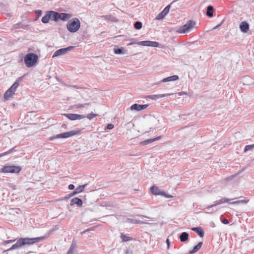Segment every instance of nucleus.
I'll return each mask as SVG.
<instances>
[{
  "label": "nucleus",
  "instance_id": "8",
  "mask_svg": "<svg viewBox=\"0 0 254 254\" xmlns=\"http://www.w3.org/2000/svg\"><path fill=\"white\" fill-rule=\"evenodd\" d=\"M137 45L142 46H149L151 47H160L158 42L155 41H140L137 43Z\"/></svg>",
  "mask_w": 254,
  "mask_h": 254
},
{
  "label": "nucleus",
  "instance_id": "23",
  "mask_svg": "<svg viewBox=\"0 0 254 254\" xmlns=\"http://www.w3.org/2000/svg\"><path fill=\"white\" fill-rule=\"evenodd\" d=\"M59 19L63 20H67L71 17V15L66 13H59Z\"/></svg>",
  "mask_w": 254,
  "mask_h": 254
},
{
  "label": "nucleus",
  "instance_id": "15",
  "mask_svg": "<svg viewBox=\"0 0 254 254\" xmlns=\"http://www.w3.org/2000/svg\"><path fill=\"white\" fill-rule=\"evenodd\" d=\"M240 29L242 32L247 33L249 29V24L246 21H243L240 25Z\"/></svg>",
  "mask_w": 254,
  "mask_h": 254
},
{
  "label": "nucleus",
  "instance_id": "36",
  "mask_svg": "<svg viewBox=\"0 0 254 254\" xmlns=\"http://www.w3.org/2000/svg\"><path fill=\"white\" fill-rule=\"evenodd\" d=\"M28 27V25H23L20 23H17L14 25L15 28H23V29H26Z\"/></svg>",
  "mask_w": 254,
  "mask_h": 254
},
{
  "label": "nucleus",
  "instance_id": "28",
  "mask_svg": "<svg viewBox=\"0 0 254 254\" xmlns=\"http://www.w3.org/2000/svg\"><path fill=\"white\" fill-rule=\"evenodd\" d=\"M126 222L132 224H143V223L140 220H137L136 219L131 218H127L126 220Z\"/></svg>",
  "mask_w": 254,
  "mask_h": 254
},
{
  "label": "nucleus",
  "instance_id": "32",
  "mask_svg": "<svg viewBox=\"0 0 254 254\" xmlns=\"http://www.w3.org/2000/svg\"><path fill=\"white\" fill-rule=\"evenodd\" d=\"M121 238L123 242H127L132 240L131 237L127 236L124 234H121Z\"/></svg>",
  "mask_w": 254,
  "mask_h": 254
},
{
  "label": "nucleus",
  "instance_id": "53",
  "mask_svg": "<svg viewBox=\"0 0 254 254\" xmlns=\"http://www.w3.org/2000/svg\"><path fill=\"white\" fill-rule=\"evenodd\" d=\"M62 126H63V127H66V125H63Z\"/></svg>",
  "mask_w": 254,
  "mask_h": 254
},
{
  "label": "nucleus",
  "instance_id": "12",
  "mask_svg": "<svg viewBox=\"0 0 254 254\" xmlns=\"http://www.w3.org/2000/svg\"><path fill=\"white\" fill-rule=\"evenodd\" d=\"M170 8V5H168L166 6L165 8L160 12L156 17V19L157 20H160L163 19L166 15L169 12Z\"/></svg>",
  "mask_w": 254,
  "mask_h": 254
},
{
  "label": "nucleus",
  "instance_id": "2",
  "mask_svg": "<svg viewBox=\"0 0 254 254\" xmlns=\"http://www.w3.org/2000/svg\"><path fill=\"white\" fill-rule=\"evenodd\" d=\"M80 27V22L77 18H73L68 21L66 27L67 30L71 33L77 31Z\"/></svg>",
  "mask_w": 254,
  "mask_h": 254
},
{
  "label": "nucleus",
  "instance_id": "3",
  "mask_svg": "<svg viewBox=\"0 0 254 254\" xmlns=\"http://www.w3.org/2000/svg\"><path fill=\"white\" fill-rule=\"evenodd\" d=\"M38 57L34 53L27 54L24 57V63L26 66L28 67L33 66L37 63Z\"/></svg>",
  "mask_w": 254,
  "mask_h": 254
},
{
  "label": "nucleus",
  "instance_id": "35",
  "mask_svg": "<svg viewBox=\"0 0 254 254\" xmlns=\"http://www.w3.org/2000/svg\"><path fill=\"white\" fill-rule=\"evenodd\" d=\"M134 28L137 29V30H139L142 27V24L141 22L140 21H136V22H135V23L134 24Z\"/></svg>",
  "mask_w": 254,
  "mask_h": 254
},
{
  "label": "nucleus",
  "instance_id": "5",
  "mask_svg": "<svg viewBox=\"0 0 254 254\" xmlns=\"http://www.w3.org/2000/svg\"><path fill=\"white\" fill-rule=\"evenodd\" d=\"M79 132L78 130H72L68 132L58 134L54 137V138H65L72 137L77 134Z\"/></svg>",
  "mask_w": 254,
  "mask_h": 254
},
{
  "label": "nucleus",
  "instance_id": "46",
  "mask_svg": "<svg viewBox=\"0 0 254 254\" xmlns=\"http://www.w3.org/2000/svg\"><path fill=\"white\" fill-rule=\"evenodd\" d=\"M68 188L69 190H72L74 189L75 187L73 184H70Z\"/></svg>",
  "mask_w": 254,
  "mask_h": 254
},
{
  "label": "nucleus",
  "instance_id": "16",
  "mask_svg": "<svg viewBox=\"0 0 254 254\" xmlns=\"http://www.w3.org/2000/svg\"><path fill=\"white\" fill-rule=\"evenodd\" d=\"M170 94H157V95H150L147 96V98L157 100L159 99L170 95Z\"/></svg>",
  "mask_w": 254,
  "mask_h": 254
},
{
  "label": "nucleus",
  "instance_id": "27",
  "mask_svg": "<svg viewBox=\"0 0 254 254\" xmlns=\"http://www.w3.org/2000/svg\"><path fill=\"white\" fill-rule=\"evenodd\" d=\"M14 93L12 92L10 89H8L5 91L4 94V98L5 100H7L9 98L11 97Z\"/></svg>",
  "mask_w": 254,
  "mask_h": 254
},
{
  "label": "nucleus",
  "instance_id": "41",
  "mask_svg": "<svg viewBox=\"0 0 254 254\" xmlns=\"http://www.w3.org/2000/svg\"><path fill=\"white\" fill-rule=\"evenodd\" d=\"M161 195L166 198H171L172 197V195L166 194L164 191H162Z\"/></svg>",
  "mask_w": 254,
  "mask_h": 254
},
{
  "label": "nucleus",
  "instance_id": "17",
  "mask_svg": "<svg viewBox=\"0 0 254 254\" xmlns=\"http://www.w3.org/2000/svg\"><path fill=\"white\" fill-rule=\"evenodd\" d=\"M179 79V76L177 75H172L162 80L160 82H167L177 80Z\"/></svg>",
  "mask_w": 254,
  "mask_h": 254
},
{
  "label": "nucleus",
  "instance_id": "14",
  "mask_svg": "<svg viewBox=\"0 0 254 254\" xmlns=\"http://www.w3.org/2000/svg\"><path fill=\"white\" fill-rule=\"evenodd\" d=\"M74 204H77L79 207H81L83 204L82 200L78 197H74L71 199L70 203V206H73Z\"/></svg>",
  "mask_w": 254,
  "mask_h": 254
},
{
  "label": "nucleus",
  "instance_id": "38",
  "mask_svg": "<svg viewBox=\"0 0 254 254\" xmlns=\"http://www.w3.org/2000/svg\"><path fill=\"white\" fill-rule=\"evenodd\" d=\"M98 115L97 114H94L93 113L89 114L85 116V118H87L89 120H92L94 117H97Z\"/></svg>",
  "mask_w": 254,
  "mask_h": 254
},
{
  "label": "nucleus",
  "instance_id": "4",
  "mask_svg": "<svg viewBox=\"0 0 254 254\" xmlns=\"http://www.w3.org/2000/svg\"><path fill=\"white\" fill-rule=\"evenodd\" d=\"M195 23L194 21L190 20L187 23L181 26L177 32L180 34H185L189 32L194 27Z\"/></svg>",
  "mask_w": 254,
  "mask_h": 254
},
{
  "label": "nucleus",
  "instance_id": "26",
  "mask_svg": "<svg viewBox=\"0 0 254 254\" xmlns=\"http://www.w3.org/2000/svg\"><path fill=\"white\" fill-rule=\"evenodd\" d=\"M214 11L213 7L211 5H208L207 7V10H206V15L208 17H212L213 16V13Z\"/></svg>",
  "mask_w": 254,
  "mask_h": 254
},
{
  "label": "nucleus",
  "instance_id": "7",
  "mask_svg": "<svg viewBox=\"0 0 254 254\" xmlns=\"http://www.w3.org/2000/svg\"><path fill=\"white\" fill-rule=\"evenodd\" d=\"M74 48L73 46H68L66 48L60 49L54 52L52 58H55L59 56L64 55L66 54L68 51Z\"/></svg>",
  "mask_w": 254,
  "mask_h": 254
},
{
  "label": "nucleus",
  "instance_id": "52",
  "mask_svg": "<svg viewBox=\"0 0 254 254\" xmlns=\"http://www.w3.org/2000/svg\"><path fill=\"white\" fill-rule=\"evenodd\" d=\"M178 94L179 95H183V94H185V92H179V93H178Z\"/></svg>",
  "mask_w": 254,
  "mask_h": 254
},
{
  "label": "nucleus",
  "instance_id": "40",
  "mask_svg": "<svg viewBox=\"0 0 254 254\" xmlns=\"http://www.w3.org/2000/svg\"><path fill=\"white\" fill-rule=\"evenodd\" d=\"M16 241L15 239H12V240H6L3 242V244H8L10 243H12Z\"/></svg>",
  "mask_w": 254,
  "mask_h": 254
},
{
  "label": "nucleus",
  "instance_id": "10",
  "mask_svg": "<svg viewBox=\"0 0 254 254\" xmlns=\"http://www.w3.org/2000/svg\"><path fill=\"white\" fill-rule=\"evenodd\" d=\"M237 199V198H234L232 199H229L227 198H223L218 201H214L212 205L207 206L206 208L208 210H209L211 208H212L214 206H216L217 205H220V204H223V203H224L226 202H228L230 201H231V200H235Z\"/></svg>",
  "mask_w": 254,
  "mask_h": 254
},
{
  "label": "nucleus",
  "instance_id": "6",
  "mask_svg": "<svg viewBox=\"0 0 254 254\" xmlns=\"http://www.w3.org/2000/svg\"><path fill=\"white\" fill-rule=\"evenodd\" d=\"M21 170L20 167L14 166H5L2 169L3 173H18Z\"/></svg>",
  "mask_w": 254,
  "mask_h": 254
},
{
  "label": "nucleus",
  "instance_id": "33",
  "mask_svg": "<svg viewBox=\"0 0 254 254\" xmlns=\"http://www.w3.org/2000/svg\"><path fill=\"white\" fill-rule=\"evenodd\" d=\"M114 52L116 54H124V48H115Z\"/></svg>",
  "mask_w": 254,
  "mask_h": 254
},
{
  "label": "nucleus",
  "instance_id": "1",
  "mask_svg": "<svg viewBox=\"0 0 254 254\" xmlns=\"http://www.w3.org/2000/svg\"><path fill=\"white\" fill-rule=\"evenodd\" d=\"M46 237V236H41L33 238H20L17 240L16 242L13 244L11 248L8 249L7 251H11L15 249H18L25 245H31L39 243L44 240Z\"/></svg>",
  "mask_w": 254,
  "mask_h": 254
},
{
  "label": "nucleus",
  "instance_id": "22",
  "mask_svg": "<svg viewBox=\"0 0 254 254\" xmlns=\"http://www.w3.org/2000/svg\"><path fill=\"white\" fill-rule=\"evenodd\" d=\"M160 138H161V136H158V137H156L154 138L147 139V140H144L143 141H142L141 142V144L142 145H147V144H148L149 143L153 142V141L158 140Z\"/></svg>",
  "mask_w": 254,
  "mask_h": 254
},
{
  "label": "nucleus",
  "instance_id": "44",
  "mask_svg": "<svg viewBox=\"0 0 254 254\" xmlns=\"http://www.w3.org/2000/svg\"><path fill=\"white\" fill-rule=\"evenodd\" d=\"M114 125L112 124H109L107 125V128L108 129H112L114 127Z\"/></svg>",
  "mask_w": 254,
  "mask_h": 254
},
{
  "label": "nucleus",
  "instance_id": "37",
  "mask_svg": "<svg viewBox=\"0 0 254 254\" xmlns=\"http://www.w3.org/2000/svg\"><path fill=\"white\" fill-rule=\"evenodd\" d=\"M89 105L88 103L78 104L75 105V108H76L77 109L83 108L85 107L87 105Z\"/></svg>",
  "mask_w": 254,
  "mask_h": 254
},
{
  "label": "nucleus",
  "instance_id": "19",
  "mask_svg": "<svg viewBox=\"0 0 254 254\" xmlns=\"http://www.w3.org/2000/svg\"><path fill=\"white\" fill-rule=\"evenodd\" d=\"M191 230L195 232L197 234V235L201 238L203 237L204 236V232L199 227H193L191 228Z\"/></svg>",
  "mask_w": 254,
  "mask_h": 254
},
{
  "label": "nucleus",
  "instance_id": "48",
  "mask_svg": "<svg viewBox=\"0 0 254 254\" xmlns=\"http://www.w3.org/2000/svg\"><path fill=\"white\" fill-rule=\"evenodd\" d=\"M93 228H90V229H86L85 230H84V231L82 232L81 233L82 234H84L85 233H86L87 232L90 231V230H93Z\"/></svg>",
  "mask_w": 254,
  "mask_h": 254
},
{
  "label": "nucleus",
  "instance_id": "45",
  "mask_svg": "<svg viewBox=\"0 0 254 254\" xmlns=\"http://www.w3.org/2000/svg\"><path fill=\"white\" fill-rule=\"evenodd\" d=\"M221 222L224 224H228L229 223V221L226 219L221 220Z\"/></svg>",
  "mask_w": 254,
  "mask_h": 254
},
{
  "label": "nucleus",
  "instance_id": "49",
  "mask_svg": "<svg viewBox=\"0 0 254 254\" xmlns=\"http://www.w3.org/2000/svg\"><path fill=\"white\" fill-rule=\"evenodd\" d=\"M166 243L167 244V248L169 249L170 247V242L168 239H167Z\"/></svg>",
  "mask_w": 254,
  "mask_h": 254
},
{
  "label": "nucleus",
  "instance_id": "30",
  "mask_svg": "<svg viewBox=\"0 0 254 254\" xmlns=\"http://www.w3.org/2000/svg\"><path fill=\"white\" fill-rule=\"evenodd\" d=\"M19 85V83L17 81L15 82L12 86L9 88L10 90L15 93V92Z\"/></svg>",
  "mask_w": 254,
  "mask_h": 254
},
{
  "label": "nucleus",
  "instance_id": "21",
  "mask_svg": "<svg viewBox=\"0 0 254 254\" xmlns=\"http://www.w3.org/2000/svg\"><path fill=\"white\" fill-rule=\"evenodd\" d=\"M151 193L154 195L161 194L162 191H161L157 187L152 186L150 188Z\"/></svg>",
  "mask_w": 254,
  "mask_h": 254
},
{
  "label": "nucleus",
  "instance_id": "18",
  "mask_svg": "<svg viewBox=\"0 0 254 254\" xmlns=\"http://www.w3.org/2000/svg\"><path fill=\"white\" fill-rule=\"evenodd\" d=\"M239 198L240 199L232 202L231 203L232 204H240V203L247 204L249 201V199H247L243 196H240Z\"/></svg>",
  "mask_w": 254,
  "mask_h": 254
},
{
  "label": "nucleus",
  "instance_id": "51",
  "mask_svg": "<svg viewBox=\"0 0 254 254\" xmlns=\"http://www.w3.org/2000/svg\"><path fill=\"white\" fill-rule=\"evenodd\" d=\"M211 226L212 227H215V224L214 223L212 222L211 224Z\"/></svg>",
  "mask_w": 254,
  "mask_h": 254
},
{
  "label": "nucleus",
  "instance_id": "13",
  "mask_svg": "<svg viewBox=\"0 0 254 254\" xmlns=\"http://www.w3.org/2000/svg\"><path fill=\"white\" fill-rule=\"evenodd\" d=\"M50 18L51 20L57 21L59 20V13L54 11H48Z\"/></svg>",
  "mask_w": 254,
  "mask_h": 254
},
{
  "label": "nucleus",
  "instance_id": "39",
  "mask_svg": "<svg viewBox=\"0 0 254 254\" xmlns=\"http://www.w3.org/2000/svg\"><path fill=\"white\" fill-rule=\"evenodd\" d=\"M254 148V144L246 145L244 149V151L247 152V151Z\"/></svg>",
  "mask_w": 254,
  "mask_h": 254
},
{
  "label": "nucleus",
  "instance_id": "42",
  "mask_svg": "<svg viewBox=\"0 0 254 254\" xmlns=\"http://www.w3.org/2000/svg\"><path fill=\"white\" fill-rule=\"evenodd\" d=\"M76 194H73V191L71 193H70L69 194L66 195L64 197H65V199H68V198H69L70 197H71V196L75 195Z\"/></svg>",
  "mask_w": 254,
  "mask_h": 254
},
{
  "label": "nucleus",
  "instance_id": "25",
  "mask_svg": "<svg viewBox=\"0 0 254 254\" xmlns=\"http://www.w3.org/2000/svg\"><path fill=\"white\" fill-rule=\"evenodd\" d=\"M202 245V242H199L198 244L195 246L193 249L190 251V254H192L197 252L201 247Z\"/></svg>",
  "mask_w": 254,
  "mask_h": 254
},
{
  "label": "nucleus",
  "instance_id": "50",
  "mask_svg": "<svg viewBox=\"0 0 254 254\" xmlns=\"http://www.w3.org/2000/svg\"><path fill=\"white\" fill-rule=\"evenodd\" d=\"M232 177L227 178H226V179L225 180V181H226V182H227V181H229V180H231V179H232Z\"/></svg>",
  "mask_w": 254,
  "mask_h": 254
},
{
  "label": "nucleus",
  "instance_id": "47",
  "mask_svg": "<svg viewBox=\"0 0 254 254\" xmlns=\"http://www.w3.org/2000/svg\"><path fill=\"white\" fill-rule=\"evenodd\" d=\"M138 42H130L128 44H127V46H130V45H134V44H137V43Z\"/></svg>",
  "mask_w": 254,
  "mask_h": 254
},
{
  "label": "nucleus",
  "instance_id": "24",
  "mask_svg": "<svg viewBox=\"0 0 254 254\" xmlns=\"http://www.w3.org/2000/svg\"><path fill=\"white\" fill-rule=\"evenodd\" d=\"M189 238V234L187 232H183L180 236V241L182 242L187 241Z\"/></svg>",
  "mask_w": 254,
  "mask_h": 254
},
{
  "label": "nucleus",
  "instance_id": "31",
  "mask_svg": "<svg viewBox=\"0 0 254 254\" xmlns=\"http://www.w3.org/2000/svg\"><path fill=\"white\" fill-rule=\"evenodd\" d=\"M76 245L74 242H72L69 250H68L67 254H73L74 251L76 249Z\"/></svg>",
  "mask_w": 254,
  "mask_h": 254
},
{
  "label": "nucleus",
  "instance_id": "20",
  "mask_svg": "<svg viewBox=\"0 0 254 254\" xmlns=\"http://www.w3.org/2000/svg\"><path fill=\"white\" fill-rule=\"evenodd\" d=\"M87 184H85L83 185L79 186L73 191V194H77V193L81 192L82 191H83L84 188L87 186Z\"/></svg>",
  "mask_w": 254,
  "mask_h": 254
},
{
  "label": "nucleus",
  "instance_id": "34",
  "mask_svg": "<svg viewBox=\"0 0 254 254\" xmlns=\"http://www.w3.org/2000/svg\"><path fill=\"white\" fill-rule=\"evenodd\" d=\"M15 150L14 149V147L9 149V150H8L7 151H6L4 153H0V157H1L2 156H4L5 155H8L12 152H13V151H15Z\"/></svg>",
  "mask_w": 254,
  "mask_h": 254
},
{
  "label": "nucleus",
  "instance_id": "29",
  "mask_svg": "<svg viewBox=\"0 0 254 254\" xmlns=\"http://www.w3.org/2000/svg\"><path fill=\"white\" fill-rule=\"evenodd\" d=\"M50 19V16H49V14L47 11L46 14H45V15H44L42 17L41 21L43 23L46 24V23H48L49 22Z\"/></svg>",
  "mask_w": 254,
  "mask_h": 254
},
{
  "label": "nucleus",
  "instance_id": "11",
  "mask_svg": "<svg viewBox=\"0 0 254 254\" xmlns=\"http://www.w3.org/2000/svg\"><path fill=\"white\" fill-rule=\"evenodd\" d=\"M148 107V104L139 105L135 103L130 106V109L132 111H140L146 109Z\"/></svg>",
  "mask_w": 254,
  "mask_h": 254
},
{
  "label": "nucleus",
  "instance_id": "43",
  "mask_svg": "<svg viewBox=\"0 0 254 254\" xmlns=\"http://www.w3.org/2000/svg\"><path fill=\"white\" fill-rule=\"evenodd\" d=\"M36 13L37 14V19L42 14V11L41 10H36Z\"/></svg>",
  "mask_w": 254,
  "mask_h": 254
},
{
  "label": "nucleus",
  "instance_id": "9",
  "mask_svg": "<svg viewBox=\"0 0 254 254\" xmlns=\"http://www.w3.org/2000/svg\"><path fill=\"white\" fill-rule=\"evenodd\" d=\"M64 116L71 121L80 120L85 118V115L76 114H64Z\"/></svg>",
  "mask_w": 254,
  "mask_h": 254
}]
</instances>
